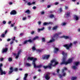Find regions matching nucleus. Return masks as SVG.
Here are the masks:
<instances>
[{
  "mask_svg": "<svg viewBox=\"0 0 80 80\" xmlns=\"http://www.w3.org/2000/svg\"><path fill=\"white\" fill-rule=\"evenodd\" d=\"M62 55H63V56H64V57L63 58V61L61 63V65L64 64V65H67L69 63H71L73 62L72 58H69L68 60V61H66L67 57V53H65L64 52V51H62Z\"/></svg>",
  "mask_w": 80,
  "mask_h": 80,
  "instance_id": "nucleus-1",
  "label": "nucleus"
},
{
  "mask_svg": "<svg viewBox=\"0 0 80 80\" xmlns=\"http://www.w3.org/2000/svg\"><path fill=\"white\" fill-rule=\"evenodd\" d=\"M62 34L61 32H58V33H55L53 35V37H52V39L50 40L49 42H47V43H52V42H54L55 41V39L54 38H56V40H57V38H58V37L59 35H61Z\"/></svg>",
  "mask_w": 80,
  "mask_h": 80,
  "instance_id": "nucleus-2",
  "label": "nucleus"
},
{
  "mask_svg": "<svg viewBox=\"0 0 80 80\" xmlns=\"http://www.w3.org/2000/svg\"><path fill=\"white\" fill-rule=\"evenodd\" d=\"M31 60V61H32V65H33V66H34V67H35L36 65H35L36 64V63H35V62L37 60V58H34L33 57H28V58L27 59V60Z\"/></svg>",
  "mask_w": 80,
  "mask_h": 80,
  "instance_id": "nucleus-3",
  "label": "nucleus"
},
{
  "mask_svg": "<svg viewBox=\"0 0 80 80\" xmlns=\"http://www.w3.org/2000/svg\"><path fill=\"white\" fill-rule=\"evenodd\" d=\"M73 45V44L72 43H70V44H65L63 45V47L66 48L67 50H70V48L72 47V46Z\"/></svg>",
  "mask_w": 80,
  "mask_h": 80,
  "instance_id": "nucleus-4",
  "label": "nucleus"
},
{
  "mask_svg": "<svg viewBox=\"0 0 80 80\" xmlns=\"http://www.w3.org/2000/svg\"><path fill=\"white\" fill-rule=\"evenodd\" d=\"M52 63H49L48 66H43V68L44 69H47V68H49V69H52Z\"/></svg>",
  "mask_w": 80,
  "mask_h": 80,
  "instance_id": "nucleus-5",
  "label": "nucleus"
},
{
  "mask_svg": "<svg viewBox=\"0 0 80 80\" xmlns=\"http://www.w3.org/2000/svg\"><path fill=\"white\" fill-rule=\"evenodd\" d=\"M50 72H47L44 76V77L47 80H48L50 78Z\"/></svg>",
  "mask_w": 80,
  "mask_h": 80,
  "instance_id": "nucleus-6",
  "label": "nucleus"
},
{
  "mask_svg": "<svg viewBox=\"0 0 80 80\" xmlns=\"http://www.w3.org/2000/svg\"><path fill=\"white\" fill-rule=\"evenodd\" d=\"M28 42H29V43H32L33 42V40H32V39H30L28 40H25L23 42V45H25V44H28Z\"/></svg>",
  "mask_w": 80,
  "mask_h": 80,
  "instance_id": "nucleus-7",
  "label": "nucleus"
},
{
  "mask_svg": "<svg viewBox=\"0 0 80 80\" xmlns=\"http://www.w3.org/2000/svg\"><path fill=\"white\" fill-rule=\"evenodd\" d=\"M50 55H46L42 57V58L43 60H45V59H46V60H48L49 58Z\"/></svg>",
  "mask_w": 80,
  "mask_h": 80,
  "instance_id": "nucleus-8",
  "label": "nucleus"
},
{
  "mask_svg": "<svg viewBox=\"0 0 80 80\" xmlns=\"http://www.w3.org/2000/svg\"><path fill=\"white\" fill-rule=\"evenodd\" d=\"M7 51H8V48H3L2 50V53H4L7 52Z\"/></svg>",
  "mask_w": 80,
  "mask_h": 80,
  "instance_id": "nucleus-9",
  "label": "nucleus"
},
{
  "mask_svg": "<svg viewBox=\"0 0 80 80\" xmlns=\"http://www.w3.org/2000/svg\"><path fill=\"white\" fill-rule=\"evenodd\" d=\"M10 14L11 15H16L17 14V11L15 10H12Z\"/></svg>",
  "mask_w": 80,
  "mask_h": 80,
  "instance_id": "nucleus-10",
  "label": "nucleus"
},
{
  "mask_svg": "<svg viewBox=\"0 0 80 80\" xmlns=\"http://www.w3.org/2000/svg\"><path fill=\"white\" fill-rule=\"evenodd\" d=\"M0 73H1V75H6V72H5V71H3L2 69L0 70Z\"/></svg>",
  "mask_w": 80,
  "mask_h": 80,
  "instance_id": "nucleus-11",
  "label": "nucleus"
},
{
  "mask_svg": "<svg viewBox=\"0 0 80 80\" xmlns=\"http://www.w3.org/2000/svg\"><path fill=\"white\" fill-rule=\"evenodd\" d=\"M9 69L11 71H9L8 74H10L11 73H12L13 72V67H11Z\"/></svg>",
  "mask_w": 80,
  "mask_h": 80,
  "instance_id": "nucleus-12",
  "label": "nucleus"
},
{
  "mask_svg": "<svg viewBox=\"0 0 80 80\" xmlns=\"http://www.w3.org/2000/svg\"><path fill=\"white\" fill-rule=\"evenodd\" d=\"M63 73L62 75L61 74H59V78H62V76H63V77H65V75H66V72H63V73Z\"/></svg>",
  "mask_w": 80,
  "mask_h": 80,
  "instance_id": "nucleus-13",
  "label": "nucleus"
},
{
  "mask_svg": "<svg viewBox=\"0 0 80 80\" xmlns=\"http://www.w3.org/2000/svg\"><path fill=\"white\" fill-rule=\"evenodd\" d=\"M66 15V18H68V17H70V12H67Z\"/></svg>",
  "mask_w": 80,
  "mask_h": 80,
  "instance_id": "nucleus-14",
  "label": "nucleus"
},
{
  "mask_svg": "<svg viewBox=\"0 0 80 80\" xmlns=\"http://www.w3.org/2000/svg\"><path fill=\"white\" fill-rule=\"evenodd\" d=\"M59 50V49L58 48H54V53H57L58 52V51Z\"/></svg>",
  "mask_w": 80,
  "mask_h": 80,
  "instance_id": "nucleus-15",
  "label": "nucleus"
},
{
  "mask_svg": "<svg viewBox=\"0 0 80 80\" xmlns=\"http://www.w3.org/2000/svg\"><path fill=\"white\" fill-rule=\"evenodd\" d=\"M28 74L27 73H26L24 75V77L23 78V80H27V77H28Z\"/></svg>",
  "mask_w": 80,
  "mask_h": 80,
  "instance_id": "nucleus-16",
  "label": "nucleus"
},
{
  "mask_svg": "<svg viewBox=\"0 0 80 80\" xmlns=\"http://www.w3.org/2000/svg\"><path fill=\"white\" fill-rule=\"evenodd\" d=\"M60 38H65V39H68V38H69V37L63 35Z\"/></svg>",
  "mask_w": 80,
  "mask_h": 80,
  "instance_id": "nucleus-17",
  "label": "nucleus"
},
{
  "mask_svg": "<svg viewBox=\"0 0 80 80\" xmlns=\"http://www.w3.org/2000/svg\"><path fill=\"white\" fill-rule=\"evenodd\" d=\"M35 65V66H33L34 68H41V67H42V65L37 66V65L36 64Z\"/></svg>",
  "mask_w": 80,
  "mask_h": 80,
  "instance_id": "nucleus-18",
  "label": "nucleus"
},
{
  "mask_svg": "<svg viewBox=\"0 0 80 80\" xmlns=\"http://www.w3.org/2000/svg\"><path fill=\"white\" fill-rule=\"evenodd\" d=\"M58 28V26H54L53 28H52L53 30H56Z\"/></svg>",
  "mask_w": 80,
  "mask_h": 80,
  "instance_id": "nucleus-19",
  "label": "nucleus"
},
{
  "mask_svg": "<svg viewBox=\"0 0 80 80\" xmlns=\"http://www.w3.org/2000/svg\"><path fill=\"white\" fill-rule=\"evenodd\" d=\"M63 68H64L63 69H62V73H63L65 72V70L66 71V70H67V68L66 67H64Z\"/></svg>",
  "mask_w": 80,
  "mask_h": 80,
  "instance_id": "nucleus-20",
  "label": "nucleus"
},
{
  "mask_svg": "<svg viewBox=\"0 0 80 80\" xmlns=\"http://www.w3.org/2000/svg\"><path fill=\"white\" fill-rule=\"evenodd\" d=\"M58 62H56V61L55 62V63L54 65H53L52 64V67H55V66H56V65H58Z\"/></svg>",
  "mask_w": 80,
  "mask_h": 80,
  "instance_id": "nucleus-21",
  "label": "nucleus"
},
{
  "mask_svg": "<svg viewBox=\"0 0 80 80\" xmlns=\"http://www.w3.org/2000/svg\"><path fill=\"white\" fill-rule=\"evenodd\" d=\"M44 29V27L42 28L41 29L39 28L38 29V32H40V31H42V30H43Z\"/></svg>",
  "mask_w": 80,
  "mask_h": 80,
  "instance_id": "nucleus-22",
  "label": "nucleus"
},
{
  "mask_svg": "<svg viewBox=\"0 0 80 80\" xmlns=\"http://www.w3.org/2000/svg\"><path fill=\"white\" fill-rule=\"evenodd\" d=\"M25 13H28V14H30V11L29 9L25 11Z\"/></svg>",
  "mask_w": 80,
  "mask_h": 80,
  "instance_id": "nucleus-23",
  "label": "nucleus"
},
{
  "mask_svg": "<svg viewBox=\"0 0 80 80\" xmlns=\"http://www.w3.org/2000/svg\"><path fill=\"white\" fill-rule=\"evenodd\" d=\"M75 64L76 66H78L80 64V63L79 62H75Z\"/></svg>",
  "mask_w": 80,
  "mask_h": 80,
  "instance_id": "nucleus-24",
  "label": "nucleus"
},
{
  "mask_svg": "<svg viewBox=\"0 0 80 80\" xmlns=\"http://www.w3.org/2000/svg\"><path fill=\"white\" fill-rule=\"evenodd\" d=\"M72 68L74 70H76L77 68V67L75 66H73L72 67Z\"/></svg>",
  "mask_w": 80,
  "mask_h": 80,
  "instance_id": "nucleus-25",
  "label": "nucleus"
},
{
  "mask_svg": "<svg viewBox=\"0 0 80 80\" xmlns=\"http://www.w3.org/2000/svg\"><path fill=\"white\" fill-rule=\"evenodd\" d=\"M38 36H36L32 39V40H37V39H38Z\"/></svg>",
  "mask_w": 80,
  "mask_h": 80,
  "instance_id": "nucleus-26",
  "label": "nucleus"
},
{
  "mask_svg": "<svg viewBox=\"0 0 80 80\" xmlns=\"http://www.w3.org/2000/svg\"><path fill=\"white\" fill-rule=\"evenodd\" d=\"M77 77H72L71 78V80H76L77 79Z\"/></svg>",
  "mask_w": 80,
  "mask_h": 80,
  "instance_id": "nucleus-27",
  "label": "nucleus"
},
{
  "mask_svg": "<svg viewBox=\"0 0 80 80\" xmlns=\"http://www.w3.org/2000/svg\"><path fill=\"white\" fill-rule=\"evenodd\" d=\"M74 18H75V19L76 20H78V17L77 16H75Z\"/></svg>",
  "mask_w": 80,
  "mask_h": 80,
  "instance_id": "nucleus-28",
  "label": "nucleus"
},
{
  "mask_svg": "<svg viewBox=\"0 0 80 80\" xmlns=\"http://www.w3.org/2000/svg\"><path fill=\"white\" fill-rule=\"evenodd\" d=\"M58 11H59L60 12H62V11H63V10H62V8H60Z\"/></svg>",
  "mask_w": 80,
  "mask_h": 80,
  "instance_id": "nucleus-29",
  "label": "nucleus"
},
{
  "mask_svg": "<svg viewBox=\"0 0 80 80\" xmlns=\"http://www.w3.org/2000/svg\"><path fill=\"white\" fill-rule=\"evenodd\" d=\"M56 61V60H51V63H52H52H53L54 62H55V61Z\"/></svg>",
  "mask_w": 80,
  "mask_h": 80,
  "instance_id": "nucleus-30",
  "label": "nucleus"
},
{
  "mask_svg": "<svg viewBox=\"0 0 80 80\" xmlns=\"http://www.w3.org/2000/svg\"><path fill=\"white\" fill-rule=\"evenodd\" d=\"M26 65L28 67H30L31 64H30L29 63H26Z\"/></svg>",
  "mask_w": 80,
  "mask_h": 80,
  "instance_id": "nucleus-31",
  "label": "nucleus"
},
{
  "mask_svg": "<svg viewBox=\"0 0 80 80\" xmlns=\"http://www.w3.org/2000/svg\"><path fill=\"white\" fill-rule=\"evenodd\" d=\"M22 52V51L21 50H19L18 53L17 54L19 55L20 54V53Z\"/></svg>",
  "mask_w": 80,
  "mask_h": 80,
  "instance_id": "nucleus-32",
  "label": "nucleus"
},
{
  "mask_svg": "<svg viewBox=\"0 0 80 80\" xmlns=\"http://www.w3.org/2000/svg\"><path fill=\"white\" fill-rule=\"evenodd\" d=\"M18 71V68H15L13 69V72H17Z\"/></svg>",
  "mask_w": 80,
  "mask_h": 80,
  "instance_id": "nucleus-33",
  "label": "nucleus"
},
{
  "mask_svg": "<svg viewBox=\"0 0 80 80\" xmlns=\"http://www.w3.org/2000/svg\"><path fill=\"white\" fill-rule=\"evenodd\" d=\"M49 17L51 18H53L54 17V15L53 14H51L49 16Z\"/></svg>",
  "mask_w": 80,
  "mask_h": 80,
  "instance_id": "nucleus-34",
  "label": "nucleus"
},
{
  "mask_svg": "<svg viewBox=\"0 0 80 80\" xmlns=\"http://www.w3.org/2000/svg\"><path fill=\"white\" fill-rule=\"evenodd\" d=\"M32 50H36V48H35V46H33L32 48Z\"/></svg>",
  "mask_w": 80,
  "mask_h": 80,
  "instance_id": "nucleus-35",
  "label": "nucleus"
},
{
  "mask_svg": "<svg viewBox=\"0 0 80 80\" xmlns=\"http://www.w3.org/2000/svg\"><path fill=\"white\" fill-rule=\"evenodd\" d=\"M8 60L9 62H12V58H9L8 59Z\"/></svg>",
  "mask_w": 80,
  "mask_h": 80,
  "instance_id": "nucleus-36",
  "label": "nucleus"
},
{
  "mask_svg": "<svg viewBox=\"0 0 80 80\" xmlns=\"http://www.w3.org/2000/svg\"><path fill=\"white\" fill-rule=\"evenodd\" d=\"M42 42H43L45 41V39L43 38H42Z\"/></svg>",
  "mask_w": 80,
  "mask_h": 80,
  "instance_id": "nucleus-37",
  "label": "nucleus"
},
{
  "mask_svg": "<svg viewBox=\"0 0 80 80\" xmlns=\"http://www.w3.org/2000/svg\"><path fill=\"white\" fill-rule=\"evenodd\" d=\"M3 66V64L2 63L0 64V70H2V67Z\"/></svg>",
  "mask_w": 80,
  "mask_h": 80,
  "instance_id": "nucleus-38",
  "label": "nucleus"
},
{
  "mask_svg": "<svg viewBox=\"0 0 80 80\" xmlns=\"http://www.w3.org/2000/svg\"><path fill=\"white\" fill-rule=\"evenodd\" d=\"M28 5H29V6H30V5H31L32 3H30V2H28L27 3Z\"/></svg>",
  "mask_w": 80,
  "mask_h": 80,
  "instance_id": "nucleus-39",
  "label": "nucleus"
},
{
  "mask_svg": "<svg viewBox=\"0 0 80 80\" xmlns=\"http://www.w3.org/2000/svg\"><path fill=\"white\" fill-rule=\"evenodd\" d=\"M13 41L12 40V41L10 42V45H12L13 43Z\"/></svg>",
  "mask_w": 80,
  "mask_h": 80,
  "instance_id": "nucleus-40",
  "label": "nucleus"
},
{
  "mask_svg": "<svg viewBox=\"0 0 80 80\" xmlns=\"http://www.w3.org/2000/svg\"><path fill=\"white\" fill-rule=\"evenodd\" d=\"M1 37H2L3 38H4V37H5V34H2L1 35Z\"/></svg>",
  "mask_w": 80,
  "mask_h": 80,
  "instance_id": "nucleus-41",
  "label": "nucleus"
},
{
  "mask_svg": "<svg viewBox=\"0 0 80 80\" xmlns=\"http://www.w3.org/2000/svg\"><path fill=\"white\" fill-rule=\"evenodd\" d=\"M59 4V2H56L54 4L55 5H58V4Z\"/></svg>",
  "mask_w": 80,
  "mask_h": 80,
  "instance_id": "nucleus-42",
  "label": "nucleus"
},
{
  "mask_svg": "<svg viewBox=\"0 0 80 80\" xmlns=\"http://www.w3.org/2000/svg\"><path fill=\"white\" fill-rule=\"evenodd\" d=\"M27 19V18L26 17L23 18L22 20H25Z\"/></svg>",
  "mask_w": 80,
  "mask_h": 80,
  "instance_id": "nucleus-43",
  "label": "nucleus"
},
{
  "mask_svg": "<svg viewBox=\"0 0 80 80\" xmlns=\"http://www.w3.org/2000/svg\"><path fill=\"white\" fill-rule=\"evenodd\" d=\"M48 23L46 22H44L43 24V25H48Z\"/></svg>",
  "mask_w": 80,
  "mask_h": 80,
  "instance_id": "nucleus-44",
  "label": "nucleus"
},
{
  "mask_svg": "<svg viewBox=\"0 0 80 80\" xmlns=\"http://www.w3.org/2000/svg\"><path fill=\"white\" fill-rule=\"evenodd\" d=\"M19 57V55H18V54H17V55L15 57V58H16V59L18 58Z\"/></svg>",
  "mask_w": 80,
  "mask_h": 80,
  "instance_id": "nucleus-45",
  "label": "nucleus"
},
{
  "mask_svg": "<svg viewBox=\"0 0 80 80\" xmlns=\"http://www.w3.org/2000/svg\"><path fill=\"white\" fill-rule=\"evenodd\" d=\"M12 41H14L15 40V37H13V38L12 39Z\"/></svg>",
  "mask_w": 80,
  "mask_h": 80,
  "instance_id": "nucleus-46",
  "label": "nucleus"
},
{
  "mask_svg": "<svg viewBox=\"0 0 80 80\" xmlns=\"http://www.w3.org/2000/svg\"><path fill=\"white\" fill-rule=\"evenodd\" d=\"M6 21H3V22H2V23L3 24H5V23H6Z\"/></svg>",
  "mask_w": 80,
  "mask_h": 80,
  "instance_id": "nucleus-47",
  "label": "nucleus"
},
{
  "mask_svg": "<svg viewBox=\"0 0 80 80\" xmlns=\"http://www.w3.org/2000/svg\"><path fill=\"white\" fill-rule=\"evenodd\" d=\"M60 71V69H58L57 70V73H59V71Z\"/></svg>",
  "mask_w": 80,
  "mask_h": 80,
  "instance_id": "nucleus-48",
  "label": "nucleus"
},
{
  "mask_svg": "<svg viewBox=\"0 0 80 80\" xmlns=\"http://www.w3.org/2000/svg\"><path fill=\"white\" fill-rule=\"evenodd\" d=\"M36 8H37L35 6H33L32 7V9H33L34 10L36 9Z\"/></svg>",
  "mask_w": 80,
  "mask_h": 80,
  "instance_id": "nucleus-49",
  "label": "nucleus"
},
{
  "mask_svg": "<svg viewBox=\"0 0 80 80\" xmlns=\"http://www.w3.org/2000/svg\"><path fill=\"white\" fill-rule=\"evenodd\" d=\"M37 51H38V52H42V50L40 49H38V50H36Z\"/></svg>",
  "mask_w": 80,
  "mask_h": 80,
  "instance_id": "nucleus-50",
  "label": "nucleus"
},
{
  "mask_svg": "<svg viewBox=\"0 0 80 80\" xmlns=\"http://www.w3.org/2000/svg\"><path fill=\"white\" fill-rule=\"evenodd\" d=\"M48 24H50L51 25H53V22H49L48 23Z\"/></svg>",
  "mask_w": 80,
  "mask_h": 80,
  "instance_id": "nucleus-51",
  "label": "nucleus"
},
{
  "mask_svg": "<svg viewBox=\"0 0 80 80\" xmlns=\"http://www.w3.org/2000/svg\"><path fill=\"white\" fill-rule=\"evenodd\" d=\"M0 60L1 62H2V61H3V58H1L0 59Z\"/></svg>",
  "mask_w": 80,
  "mask_h": 80,
  "instance_id": "nucleus-52",
  "label": "nucleus"
},
{
  "mask_svg": "<svg viewBox=\"0 0 80 80\" xmlns=\"http://www.w3.org/2000/svg\"><path fill=\"white\" fill-rule=\"evenodd\" d=\"M11 23H12V21H9V22H8V23L10 25V24H11Z\"/></svg>",
  "mask_w": 80,
  "mask_h": 80,
  "instance_id": "nucleus-53",
  "label": "nucleus"
},
{
  "mask_svg": "<svg viewBox=\"0 0 80 80\" xmlns=\"http://www.w3.org/2000/svg\"><path fill=\"white\" fill-rule=\"evenodd\" d=\"M34 32H35L34 31H32L31 33V34H32V35H33V34Z\"/></svg>",
  "mask_w": 80,
  "mask_h": 80,
  "instance_id": "nucleus-54",
  "label": "nucleus"
},
{
  "mask_svg": "<svg viewBox=\"0 0 80 80\" xmlns=\"http://www.w3.org/2000/svg\"><path fill=\"white\" fill-rule=\"evenodd\" d=\"M35 4V2H33L32 3H31L32 5H33Z\"/></svg>",
  "mask_w": 80,
  "mask_h": 80,
  "instance_id": "nucleus-55",
  "label": "nucleus"
},
{
  "mask_svg": "<svg viewBox=\"0 0 80 80\" xmlns=\"http://www.w3.org/2000/svg\"><path fill=\"white\" fill-rule=\"evenodd\" d=\"M9 5H12V4H13V3L12 2H9Z\"/></svg>",
  "mask_w": 80,
  "mask_h": 80,
  "instance_id": "nucleus-56",
  "label": "nucleus"
},
{
  "mask_svg": "<svg viewBox=\"0 0 80 80\" xmlns=\"http://www.w3.org/2000/svg\"><path fill=\"white\" fill-rule=\"evenodd\" d=\"M14 30H17V27H15L14 28Z\"/></svg>",
  "mask_w": 80,
  "mask_h": 80,
  "instance_id": "nucleus-57",
  "label": "nucleus"
},
{
  "mask_svg": "<svg viewBox=\"0 0 80 80\" xmlns=\"http://www.w3.org/2000/svg\"><path fill=\"white\" fill-rule=\"evenodd\" d=\"M10 40H11V39H8L7 41L8 42H9V41H10Z\"/></svg>",
  "mask_w": 80,
  "mask_h": 80,
  "instance_id": "nucleus-58",
  "label": "nucleus"
},
{
  "mask_svg": "<svg viewBox=\"0 0 80 80\" xmlns=\"http://www.w3.org/2000/svg\"><path fill=\"white\" fill-rule=\"evenodd\" d=\"M51 28H52L51 27H48V30H50V29H51Z\"/></svg>",
  "mask_w": 80,
  "mask_h": 80,
  "instance_id": "nucleus-59",
  "label": "nucleus"
},
{
  "mask_svg": "<svg viewBox=\"0 0 80 80\" xmlns=\"http://www.w3.org/2000/svg\"><path fill=\"white\" fill-rule=\"evenodd\" d=\"M38 24H39V25H40V24H41V22L39 21L38 22Z\"/></svg>",
  "mask_w": 80,
  "mask_h": 80,
  "instance_id": "nucleus-60",
  "label": "nucleus"
},
{
  "mask_svg": "<svg viewBox=\"0 0 80 80\" xmlns=\"http://www.w3.org/2000/svg\"><path fill=\"white\" fill-rule=\"evenodd\" d=\"M8 31L7 30H6L5 31V34H6L7 33Z\"/></svg>",
  "mask_w": 80,
  "mask_h": 80,
  "instance_id": "nucleus-61",
  "label": "nucleus"
},
{
  "mask_svg": "<svg viewBox=\"0 0 80 80\" xmlns=\"http://www.w3.org/2000/svg\"><path fill=\"white\" fill-rule=\"evenodd\" d=\"M51 6H50V5H48V6H47V8H50V7H51Z\"/></svg>",
  "mask_w": 80,
  "mask_h": 80,
  "instance_id": "nucleus-62",
  "label": "nucleus"
},
{
  "mask_svg": "<svg viewBox=\"0 0 80 80\" xmlns=\"http://www.w3.org/2000/svg\"><path fill=\"white\" fill-rule=\"evenodd\" d=\"M23 35V33H21L20 34V35L21 36H22V35Z\"/></svg>",
  "mask_w": 80,
  "mask_h": 80,
  "instance_id": "nucleus-63",
  "label": "nucleus"
},
{
  "mask_svg": "<svg viewBox=\"0 0 80 80\" xmlns=\"http://www.w3.org/2000/svg\"><path fill=\"white\" fill-rule=\"evenodd\" d=\"M65 9L66 10H67V9H68V7H67L65 6Z\"/></svg>",
  "mask_w": 80,
  "mask_h": 80,
  "instance_id": "nucleus-64",
  "label": "nucleus"
}]
</instances>
